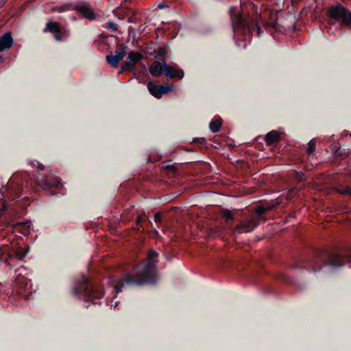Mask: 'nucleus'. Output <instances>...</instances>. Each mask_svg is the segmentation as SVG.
Masks as SVG:
<instances>
[{
  "instance_id": "obj_1",
  "label": "nucleus",
  "mask_w": 351,
  "mask_h": 351,
  "mask_svg": "<svg viewBox=\"0 0 351 351\" xmlns=\"http://www.w3.org/2000/svg\"><path fill=\"white\" fill-rule=\"evenodd\" d=\"M159 254L154 250L148 251L147 257L134 267L136 274H128L118 280L114 287L117 293L122 291L125 285L139 287L145 285H156L159 280L157 263Z\"/></svg>"
},
{
  "instance_id": "obj_2",
  "label": "nucleus",
  "mask_w": 351,
  "mask_h": 351,
  "mask_svg": "<svg viewBox=\"0 0 351 351\" xmlns=\"http://www.w3.org/2000/svg\"><path fill=\"white\" fill-rule=\"evenodd\" d=\"M351 258L343 256L336 252H329L324 249L311 248L308 254L297 261L295 267L305 269L314 273L319 271L323 266L329 265L338 268L344 265L345 261Z\"/></svg>"
},
{
  "instance_id": "obj_3",
  "label": "nucleus",
  "mask_w": 351,
  "mask_h": 351,
  "mask_svg": "<svg viewBox=\"0 0 351 351\" xmlns=\"http://www.w3.org/2000/svg\"><path fill=\"white\" fill-rule=\"evenodd\" d=\"M232 23V28L234 32V38L239 39V37L243 40L250 38L253 32L256 31L258 36L263 32L260 25L258 23V19L261 16L257 13L255 16H251L249 14L238 12L237 10L231 7L229 11ZM237 40H236V43Z\"/></svg>"
},
{
  "instance_id": "obj_4",
  "label": "nucleus",
  "mask_w": 351,
  "mask_h": 351,
  "mask_svg": "<svg viewBox=\"0 0 351 351\" xmlns=\"http://www.w3.org/2000/svg\"><path fill=\"white\" fill-rule=\"evenodd\" d=\"M73 292L79 299L91 302L93 304H101L99 300L104 295V288L92 284L84 275L76 281Z\"/></svg>"
},
{
  "instance_id": "obj_5",
  "label": "nucleus",
  "mask_w": 351,
  "mask_h": 351,
  "mask_svg": "<svg viewBox=\"0 0 351 351\" xmlns=\"http://www.w3.org/2000/svg\"><path fill=\"white\" fill-rule=\"evenodd\" d=\"M223 217L226 220V225L229 230L234 235L245 232H250L258 226V221L254 217H250L246 220H240L239 223L234 226L229 221L234 220V217L232 212L229 210H225L223 213Z\"/></svg>"
},
{
  "instance_id": "obj_6",
  "label": "nucleus",
  "mask_w": 351,
  "mask_h": 351,
  "mask_svg": "<svg viewBox=\"0 0 351 351\" xmlns=\"http://www.w3.org/2000/svg\"><path fill=\"white\" fill-rule=\"evenodd\" d=\"M329 23L334 25L339 21L341 25L351 28V12L338 3L328 8L327 10Z\"/></svg>"
},
{
  "instance_id": "obj_7",
  "label": "nucleus",
  "mask_w": 351,
  "mask_h": 351,
  "mask_svg": "<svg viewBox=\"0 0 351 351\" xmlns=\"http://www.w3.org/2000/svg\"><path fill=\"white\" fill-rule=\"evenodd\" d=\"M36 184L44 190H50L57 188L60 184V180L58 178L53 176H46L45 175H39L35 179Z\"/></svg>"
},
{
  "instance_id": "obj_8",
  "label": "nucleus",
  "mask_w": 351,
  "mask_h": 351,
  "mask_svg": "<svg viewBox=\"0 0 351 351\" xmlns=\"http://www.w3.org/2000/svg\"><path fill=\"white\" fill-rule=\"evenodd\" d=\"M174 88L173 85L164 86L162 84L156 85L153 82H149L147 84V88L149 93L156 98H161L163 95L173 90Z\"/></svg>"
},
{
  "instance_id": "obj_9",
  "label": "nucleus",
  "mask_w": 351,
  "mask_h": 351,
  "mask_svg": "<svg viewBox=\"0 0 351 351\" xmlns=\"http://www.w3.org/2000/svg\"><path fill=\"white\" fill-rule=\"evenodd\" d=\"M16 288L14 291L16 293L20 296L23 298L25 300H28L29 297L31 295V293H26L25 290L29 284L27 279L24 278H19L16 279Z\"/></svg>"
},
{
  "instance_id": "obj_10",
  "label": "nucleus",
  "mask_w": 351,
  "mask_h": 351,
  "mask_svg": "<svg viewBox=\"0 0 351 351\" xmlns=\"http://www.w3.org/2000/svg\"><path fill=\"white\" fill-rule=\"evenodd\" d=\"M8 191L9 198L12 200H16L21 197L23 191V184L21 182L12 183L10 180L8 182Z\"/></svg>"
},
{
  "instance_id": "obj_11",
  "label": "nucleus",
  "mask_w": 351,
  "mask_h": 351,
  "mask_svg": "<svg viewBox=\"0 0 351 351\" xmlns=\"http://www.w3.org/2000/svg\"><path fill=\"white\" fill-rule=\"evenodd\" d=\"M74 10L81 13L87 19L93 20L95 18V14L88 3L74 5Z\"/></svg>"
},
{
  "instance_id": "obj_12",
  "label": "nucleus",
  "mask_w": 351,
  "mask_h": 351,
  "mask_svg": "<svg viewBox=\"0 0 351 351\" xmlns=\"http://www.w3.org/2000/svg\"><path fill=\"white\" fill-rule=\"evenodd\" d=\"M276 16L277 13L271 14V21L266 22L264 24L265 29H266L267 31H269L270 34L273 36H274L275 33L282 32V27L278 23Z\"/></svg>"
},
{
  "instance_id": "obj_13",
  "label": "nucleus",
  "mask_w": 351,
  "mask_h": 351,
  "mask_svg": "<svg viewBox=\"0 0 351 351\" xmlns=\"http://www.w3.org/2000/svg\"><path fill=\"white\" fill-rule=\"evenodd\" d=\"M165 75L167 77L174 80H182L184 77V73L182 69L177 67V65L169 66L167 64H165Z\"/></svg>"
},
{
  "instance_id": "obj_14",
  "label": "nucleus",
  "mask_w": 351,
  "mask_h": 351,
  "mask_svg": "<svg viewBox=\"0 0 351 351\" xmlns=\"http://www.w3.org/2000/svg\"><path fill=\"white\" fill-rule=\"evenodd\" d=\"M165 64H167V62L164 60H162L161 62L154 61L149 67L150 73L155 77L160 76L163 73H165Z\"/></svg>"
},
{
  "instance_id": "obj_15",
  "label": "nucleus",
  "mask_w": 351,
  "mask_h": 351,
  "mask_svg": "<svg viewBox=\"0 0 351 351\" xmlns=\"http://www.w3.org/2000/svg\"><path fill=\"white\" fill-rule=\"evenodd\" d=\"M13 44V38L11 33L8 32L0 36V52L6 49H10Z\"/></svg>"
},
{
  "instance_id": "obj_16",
  "label": "nucleus",
  "mask_w": 351,
  "mask_h": 351,
  "mask_svg": "<svg viewBox=\"0 0 351 351\" xmlns=\"http://www.w3.org/2000/svg\"><path fill=\"white\" fill-rule=\"evenodd\" d=\"M264 139L267 145H271L279 142L281 137L280 133L277 130H271L265 135Z\"/></svg>"
},
{
  "instance_id": "obj_17",
  "label": "nucleus",
  "mask_w": 351,
  "mask_h": 351,
  "mask_svg": "<svg viewBox=\"0 0 351 351\" xmlns=\"http://www.w3.org/2000/svg\"><path fill=\"white\" fill-rule=\"evenodd\" d=\"M52 32V33H61V28L60 24L54 21H49L46 24L45 28L43 29V32Z\"/></svg>"
},
{
  "instance_id": "obj_18",
  "label": "nucleus",
  "mask_w": 351,
  "mask_h": 351,
  "mask_svg": "<svg viewBox=\"0 0 351 351\" xmlns=\"http://www.w3.org/2000/svg\"><path fill=\"white\" fill-rule=\"evenodd\" d=\"M143 56V55L137 51H131L128 53V59L133 63L134 65L136 63H138L142 59Z\"/></svg>"
},
{
  "instance_id": "obj_19",
  "label": "nucleus",
  "mask_w": 351,
  "mask_h": 351,
  "mask_svg": "<svg viewBox=\"0 0 351 351\" xmlns=\"http://www.w3.org/2000/svg\"><path fill=\"white\" fill-rule=\"evenodd\" d=\"M222 124V120L220 118L213 119L210 124L209 128L213 133H217L220 130Z\"/></svg>"
},
{
  "instance_id": "obj_20",
  "label": "nucleus",
  "mask_w": 351,
  "mask_h": 351,
  "mask_svg": "<svg viewBox=\"0 0 351 351\" xmlns=\"http://www.w3.org/2000/svg\"><path fill=\"white\" fill-rule=\"evenodd\" d=\"M70 10H74V5L72 3H66L60 6H53L51 8L52 12H64Z\"/></svg>"
},
{
  "instance_id": "obj_21",
  "label": "nucleus",
  "mask_w": 351,
  "mask_h": 351,
  "mask_svg": "<svg viewBox=\"0 0 351 351\" xmlns=\"http://www.w3.org/2000/svg\"><path fill=\"white\" fill-rule=\"evenodd\" d=\"M106 60L112 67L118 68L119 62L117 60L116 55H107L106 56Z\"/></svg>"
},
{
  "instance_id": "obj_22",
  "label": "nucleus",
  "mask_w": 351,
  "mask_h": 351,
  "mask_svg": "<svg viewBox=\"0 0 351 351\" xmlns=\"http://www.w3.org/2000/svg\"><path fill=\"white\" fill-rule=\"evenodd\" d=\"M126 48H127V46H125L124 45H121L120 46V47L117 49V50L115 51L116 52L115 55H116L119 62L122 60L123 59V58L125 56V55H126L125 49Z\"/></svg>"
},
{
  "instance_id": "obj_23",
  "label": "nucleus",
  "mask_w": 351,
  "mask_h": 351,
  "mask_svg": "<svg viewBox=\"0 0 351 351\" xmlns=\"http://www.w3.org/2000/svg\"><path fill=\"white\" fill-rule=\"evenodd\" d=\"M135 69V65L131 62H124L121 65V71H132Z\"/></svg>"
},
{
  "instance_id": "obj_24",
  "label": "nucleus",
  "mask_w": 351,
  "mask_h": 351,
  "mask_svg": "<svg viewBox=\"0 0 351 351\" xmlns=\"http://www.w3.org/2000/svg\"><path fill=\"white\" fill-rule=\"evenodd\" d=\"M255 213L258 215V218H256L259 221V219L262 218L263 215L267 212L265 206L258 205L255 208Z\"/></svg>"
},
{
  "instance_id": "obj_25",
  "label": "nucleus",
  "mask_w": 351,
  "mask_h": 351,
  "mask_svg": "<svg viewBox=\"0 0 351 351\" xmlns=\"http://www.w3.org/2000/svg\"><path fill=\"white\" fill-rule=\"evenodd\" d=\"M337 192L341 195H348L351 197V188L350 186H342L337 190Z\"/></svg>"
},
{
  "instance_id": "obj_26",
  "label": "nucleus",
  "mask_w": 351,
  "mask_h": 351,
  "mask_svg": "<svg viewBox=\"0 0 351 351\" xmlns=\"http://www.w3.org/2000/svg\"><path fill=\"white\" fill-rule=\"evenodd\" d=\"M315 150V142L314 139H312L308 143V147L306 149V152L308 154H311Z\"/></svg>"
},
{
  "instance_id": "obj_27",
  "label": "nucleus",
  "mask_w": 351,
  "mask_h": 351,
  "mask_svg": "<svg viewBox=\"0 0 351 351\" xmlns=\"http://www.w3.org/2000/svg\"><path fill=\"white\" fill-rule=\"evenodd\" d=\"M13 254H14V256H16V258L22 259L23 258H24L26 256L27 252L23 251L22 250H18L14 252Z\"/></svg>"
},
{
  "instance_id": "obj_28",
  "label": "nucleus",
  "mask_w": 351,
  "mask_h": 351,
  "mask_svg": "<svg viewBox=\"0 0 351 351\" xmlns=\"http://www.w3.org/2000/svg\"><path fill=\"white\" fill-rule=\"evenodd\" d=\"M108 28L113 32H116L118 29V25L112 21H108Z\"/></svg>"
},
{
  "instance_id": "obj_29",
  "label": "nucleus",
  "mask_w": 351,
  "mask_h": 351,
  "mask_svg": "<svg viewBox=\"0 0 351 351\" xmlns=\"http://www.w3.org/2000/svg\"><path fill=\"white\" fill-rule=\"evenodd\" d=\"M155 52L159 56H164L167 53V50L164 47H159L155 51Z\"/></svg>"
},
{
  "instance_id": "obj_30",
  "label": "nucleus",
  "mask_w": 351,
  "mask_h": 351,
  "mask_svg": "<svg viewBox=\"0 0 351 351\" xmlns=\"http://www.w3.org/2000/svg\"><path fill=\"white\" fill-rule=\"evenodd\" d=\"M162 218V215L160 213H157L154 216V221L156 223H161Z\"/></svg>"
},
{
  "instance_id": "obj_31",
  "label": "nucleus",
  "mask_w": 351,
  "mask_h": 351,
  "mask_svg": "<svg viewBox=\"0 0 351 351\" xmlns=\"http://www.w3.org/2000/svg\"><path fill=\"white\" fill-rule=\"evenodd\" d=\"M142 221H143V216L142 215H138L136 219V226L142 227V226L141 224Z\"/></svg>"
},
{
  "instance_id": "obj_32",
  "label": "nucleus",
  "mask_w": 351,
  "mask_h": 351,
  "mask_svg": "<svg viewBox=\"0 0 351 351\" xmlns=\"http://www.w3.org/2000/svg\"><path fill=\"white\" fill-rule=\"evenodd\" d=\"M276 206L274 204H268L267 206H265V208H266L267 211L271 210L273 208H274Z\"/></svg>"
},
{
  "instance_id": "obj_33",
  "label": "nucleus",
  "mask_w": 351,
  "mask_h": 351,
  "mask_svg": "<svg viewBox=\"0 0 351 351\" xmlns=\"http://www.w3.org/2000/svg\"><path fill=\"white\" fill-rule=\"evenodd\" d=\"M54 38L57 41H62L61 33H55Z\"/></svg>"
},
{
  "instance_id": "obj_34",
  "label": "nucleus",
  "mask_w": 351,
  "mask_h": 351,
  "mask_svg": "<svg viewBox=\"0 0 351 351\" xmlns=\"http://www.w3.org/2000/svg\"><path fill=\"white\" fill-rule=\"evenodd\" d=\"M335 154L337 156H342V152H341V147H339L338 148H337L335 151Z\"/></svg>"
},
{
  "instance_id": "obj_35",
  "label": "nucleus",
  "mask_w": 351,
  "mask_h": 351,
  "mask_svg": "<svg viewBox=\"0 0 351 351\" xmlns=\"http://www.w3.org/2000/svg\"><path fill=\"white\" fill-rule=\"evenodd\" d=\"M168 5L165 3H160L158 5V8L160 9H164L168 8Z\"/></svg>"
},
{
  "instance_id": "obj_36",
  "label": "nucleus",
  "mask_w": 351,
  "mask_h": 351,
  "mask_svg": "<svg viewBox=\"0 0 351 351\" xmlns=\"http://www.w3.org/2000/svg\"><path fill=\"white\" fill-rule=\"evenodd\" d=\"M196 141L199 143L201 145H204L206 143V140L204 138H197Z\"/></svg>"
},
{
  "instance_id": "obj_37",
  "label": "nucleus",
  "mask_w": 351,
  "mask_h": 351,
  "mask_svg": "<svg viewBox=\"0 0 351 351\" xmlns=\"http://www.w3.org/2000/svg\"><path fill=\"white\" fill-rule=\"evenodd\" d=\"M12 255L9 254V255H8V258H7L5 259V262H6L8 265H11V263H10V260H11V259H12Z\"/></svg>"
},
{
  "instance_id": "obj_38",
  "label": "nucleus",
  "mask_w": 351,
  "mask_h": 351,
  "mask_svg": "<svg viewBox=\"0 0 351 351\" xmlns=\"http://www.w3.org/2000/svg\"><path fill=\"white\" fill-rule=\"evenodd\" d=\"M5 292V290L3 289V285L0 282V294Z\"/></svg>"
},
{
  "instance_id": "obj_39",
  "label": "nucleus",
  "mask_w": 351,
  "mask_h": 351,
  "mask_svg": "<svg viewBox=\"0 0 351 351\" xmlns=\"http://www.w3.org/2000/svg\"><path fill=\"white\" fill-rule=\"evenodd\" d=\"M167 169L169 170H175V167H173V165H168Z\"/></svg>"
},
{
  "instance_id": "obj_40",
  "label": "nucleus",
  "mask_w": 351,
  "mask_h": 351,
  "mask_svg": "<svg viewBox=\"0 0 351 351\" xmlns=\"http://www.w3.org/2000/svg\"><path fill=\"white\" fill-rule=\"evenodd\" d=\"M3 62V58L0 56V62Z\"/></svg>"
}]
</instances>
